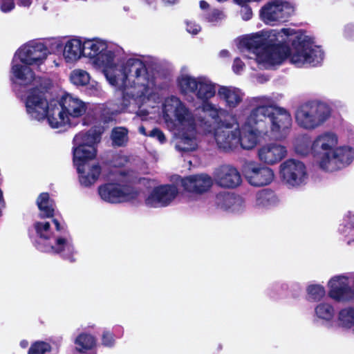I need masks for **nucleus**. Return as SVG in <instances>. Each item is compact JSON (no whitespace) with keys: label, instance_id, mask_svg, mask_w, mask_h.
Returning a JSON list of instances; mask_svg holds the SVG:
<instances>
[{"label":"nucleus","instance_id":"1","mask_svg":"<svg viewBox=\"0 0 354 354\" xmlns=\"http://www.w3.org/2000/svg\"><path fill=\"white\" fill-rule=\"evenodd\" d=\"M276 44L268 46L265 62L271 65L282 64L287 58L297 66H301L310 59V37L301 30L284 28L272 30Z\"/></svg>","mask_w":354,"mask_h":354},{"label":"nucleus","instance_id":"2","mask_svg":"<svg viewBox=\"0 0 354 354\" xmlns=\"http://www.w3.org/2000/svg\"><path fill=\"white\" fill-rule=\"evenodd\" d=\"M313 158L326 171H336L348 166L354 160V150L346 145L339 146V136L334 131H324L311 145Z\"/></svg>","mask_w":354,"mask_h":354},{"label":"nucleus","instance_id":"3","mask_svg":"<svg viewBox=\"0 0 354 354\" xmlns=\"http://www.w3.org/2000/svg\"><path fill=\"white\" fill-rule=\"evenodd\" d=\"M245 122L246 127L254 128L260 134L281 140L291 127L292 117L284 108L257 104Z\"/></svg>","mask_w":354,"mask_h":354},{"label":"nucleus","instance_id":"4","mask_svg":"<svg viewBox=\"0 0 354 354\" xmlns=\"http://www.w3.org/2000/svg\"><path fill=\"white\" fill-rule=\"evenodd\" d=\"M96 138L95 134L88 131L80 132L73 140V164L79 174L80 183L85 187L94 185L102 173L99 163H91L97 155Z\"/></svg>","mask_w":354,"mask_h":354},{"label":"nucleus","instance_id":"5","mask_svg":"<svg viewBox=\"0 0 354 354\" xmlns=\"http://www.w3.org/2000/svg\"><path fill=\"white\" fill-rule=\"evenodd\" d=\"M46 92V87L41 86L32 87L28 91L25 101L27 113L39 121L46 118L53 129L71 124L60 100H52L48 102Z\"/></svg>","mask_w":354,"mask_h":354},{"label":"nucleus","instance_id":"6","mask_svg":"<svg viewBox=\"0 0 354 354\" xmlns=\"http://www.w3.org/2000/svg\"><path fill=\"white\" fill-rule=\"evenodd\" d=\"M34 228L37 235L40 239L36 243V248L42 252H53L60 254L63 259L74 262L73 247L69 244L65 238L56 239L55 245L48 243L51 238L50 224L49 222L37 221L34 223Z\"/></svg>","mask_w":354,"mask_h":354},{"label":"nucleus","instance_id":"7","mask_svg":"<svg viewBox=\"0 0 354 354\" xmlns=\"http://www.w3.org/2000/svg\"><path fill=\"white\" fill-rule=\"evenodd\" d=\"M100 198L110 203H120L135 200L139 196V191L127 184L106 183L99 186Z\"/></svg>","mask_w":354,"mask_h":354},{"label":"nucleus","instance_id":"8","mask_svg":"<svg viewBox=\"0 0 354 354\" xmlns=\"http://www.w3.org/2000/svg\"><path fill=\"white\" fill-rule=\"evenodd\" d=\"M82 46L83 56L92 59L98 66H107L113 62V53L108 50L107 44L99 39H87L82 43Z\"/></svg>","mask_w":354,"mask_h":354},{"label":"nucleus","instance_id":"9","mask_svg":"<svg viewBox=\"0 0 354 354\" xmlns=\"http://www.w3.org/2000/svg\"><path fill=\"white\" fill-rule=\"evenodd\" d=\"M243 174L250 185L254 187H263L272 183L274 179L273 171L254 161H246L242 166Z\"/></svg>","mask_w":354,"mask_h":354},{"label":"nucleus","instance_id":"10","mask_svg":"<svg viewBox=\"0 0 354 354\" xmlns=\"http://www.w3.org/2000/svg\"><path fill=\"white\" fill-rule=\"evenodd\" d=\"M124 76H134V84L142 88V91L147 92L151 86L154 84V78L150 76L145 62L139 59L130 58L124 66Z\"/></svg>","mask_w":354,"mask_h":354},{"label":"nucleus","instance_id":"11","mask_svg":"<svg viewBox=\"0 0 354 354\" xmlns=\"http://www.w3.org/2000/svg\"><path fill=\"white\" fill-rule=\"evenodd\" d=\"M293 11V8L288 2L275 0L268 2L261 8L260 17L266 24L285 22Z\"/></svg>","mask_w":354,"mask_h":354},{"label":"nucleus","instance_id":"12","mask_svg":"<svg viewBox=\"0 0 354 354\" xmlns=\"http://www.w3.org/2000/svg\"><path fill=\"white\" fill-rule=\"evenodd\" d=\"M280 175L282 180L288 186H299L306 178V166L299 160H286L280 165Z\"/></svg>","mask_w":354,"mask_h":354},{"label":"nucleus","instance_id":"13","mask_svg":"<svg viewBox=\"0 0 354 354\" xmlns=\"http://www.w3.org/2000/svg\"><path fill=\"white\" fill-rule=\"evenodd\" d=\"M178 189L174 184L160 185L153 187L145 198V205L150 207H167L176 198Z\"/></svg>","mask_w":354,"mask_h":354},{"label":"nucleus","instance_id":"14","mask_svg":"<svg viewBox=\"0 0 354 354\" xmlns=\"http://www.w3.org/2000/svg\"><path fill=\"white\" fill-rule=\"evenodd\" d=\"M214 180L218 186L227 189L236 188L242 182L240 172L230 165H223L216 168L214 171Z\"/></svg>","mask_w":354,"mask_h":354},{"label":"nucleus","instance_id":"15","mask_svg":"<svg viewBox=\"0 0 354 354\" xmlns=\"http://www.w3.org/2000/svg\"><path fill=\"white\" fill-rule=\"evenodd\" d=\"M49 53L45 44L41 42H32L20 50L19 58L26 65H40L47 58Z\"/></svg>","mask_w":354,"mask_h":354},{"label":"nucleus","instance_id":"16","mask_svg":"<svg viewBox=\"0 0 354 354\" xmlns=\"http://www.w3.org/2000/svg\"><path fill=\"white\" fill-rule=\"evenodd\" d=\"M328 295L336 301H348L354 299V290L349 286L348 277L335 276L328 281Z\"/></svg>","mask_w":354,"mask_h":354},{"label":"nucleus","instance_id":"17","mask_svg":"<svg viewBox=\"0 0 354 354\" xmlns=\"http://www.w3.org/2000/svg\"><path fill=\"white\" fill-rule=\"evenodd\" d=\"M212 178L206 174H195L183 178L181 185L184 189L190 193L203 194L212 186Z\"/></svg>","mask_w":354,"mask_h":354},{"label":"nucleus","instance_id":"18","mask_svg":"<svg viewBox=\"0 0 354 354\" xmlns=\"http://www.w3.org/2000/svg\"><path fill=\"white\" fill-rule=\"evenodd\" d=\"M214 138L218 149L223 152L233 151L239 147V131L236 129H216Z\"/></svg>","mask_w":354,"mask_h":354},{"label":"nucleus","instance_id":"19","mask_svg":"<svg viewBox=\"0 0 354 354\" xmlns=\"http://www.w3.org/2000/svg\"><path fill=\"white\" fill-rule=\"evenodd\" d=\"M66 115L71 122V118H75L82 116L86 111L87 106L85 102L71 94L66 93L60 98Z\"/></svg>","mask_w":354,"mask_h":354},{"label":"nucleus","instance_id":"20","mask_svg":"<svg viewBox=\"0 0 354 354\" xmlns=\"http://www.w3.org/2000/svg\"><path fill=\"white\" fill-rule=\"evenodd\" d=\"M285 147L277 144H269L259 149L258 155L261 161L267 165L280 162L286 155Z\"/></svg>","mask_w":354,"mask_h":354},{"label":"nucleus","instance_id":"21","mask_svg":"<svg viewBox=\"0 0 354 354\" xmlns=\"http://www.w3.org/2000/svg\"><path fill=\"white\" fill-rule=\"evenodd\" d=\"M218 95L230 109L236 108L243 100V93L235 87L221 86L218 90Z\"/></svg>","mask_w":354,"mask_h":354},{"label":"nucleus","instance_id":"22","mask_svg":"<svg viewBox=\"0 0 354 354\" xmlns=\"http://www.w3.org/2000/svg\"><path fill=\"white\" fill-rule=\"evenodd\" d=\"M239 131V146L243 149L250 150L256 147L259 138L263 134L257 132L254 128L245 126V122L241 130L236 129Z\"/></svg>","mask_w":354,"mask_h":354},{"label":"nucleus","instance_id":"23","mask_svg":"<svg viewBox=\"0 0 354 354\" xmlns=\"http://www.w3.org/2000/svg\"><path fill=\"white\" fill-rule=\"evenodd\" d=\"M311 128L319 127L324 124L330 116L331 109L328 104L324 102H313L311 106Z\"/></svg>","mask_w":354,"mask_h":354},{"label":"nucleus","instance_id":"24","mask_svg":"<svg viewBox=\"0 0 354 354\" xmlns=\"http://www.w3.org/2000/svg\"><path fill=\"white\" fill-rule=\"evenodd\" d=\"M30 66L24 64H12L11 72L20 85L28 86L35 80V74Z\"/></svg>","mask_w":354,"mask_h":354},{"label":"nucleus","instance_id":"25","mask_svg":"<svg viewBox=\"0 0 354 354\" xmlns=\"http://www.w3.org/2000/svg\"><path fill=\"white\" fill-rule=\"evenodd\" d=\"M84 54L82 42L78 39H69L65 44L63 55L66 62L79 59Z\"/></svg>","mask_w":354,"mask_h":354},{"label":"nucleus","instance_id":"26","mask_svg":"<svg viewBox=\"0 0 354 354\" xmlns=\"http://www.w3.org/2000/svg\"><path fill=\"white\" fill-rule=\"evenodd\" d=\"M241 44L249 51L255 54H259L263 50L266 51L268 46L267 39L258 34L243 38Z\"/></svg>","mask_w":354,"mask_h":354},{"label":"nucleus","instance_id":"27","mask_svg":"<svg viewBox=\"0 0 354 354\" xmlns=\"http://www.w3.org/2000/svg\"><path fill=\"white\" fill-rule=\"evenodd\" d=\"M215 86L204 77H198L197 88L194 94L198 99L207 101L215 95Z\"/></svg>","mask_w":354,"mask_h":354},{"label":"nucleus","instance_id":"28","mask_svg":"<svg viewBox=\"0 0 354 354\" xmlns=\"http://www.w3.org/2000/svg\"><path fill=\"white\" fill-rule=\"evenodd\" d=\"M112 145L117 147H126L129 142V129L125 127H115L111 131Z\"/></svg>","mask_w":354,"mask_h":354},{"label":"nucleus","instance_id":"29","mask_svg":"<svg viewBox=\"0 0 354 354\" xmlns=\"http://www.w3.org/2000/svg\"><path fill=\"white\" fill-rule=\"evenodd\" d=\"M174 115L176 120L182 125L187 124L193 129H195V123L193 118L189 115L188 109L180 100V104L176 106Z\"/></svg>","mask_w":354,"mask_h":354},{"label":"nucleus","instance_id":"30","mask_svg":"<svg viewBox=\"0 0 354 354\" xmlns=\"http://www.w3.org/2000/svg\"><path fill=\"white\" fill-rule=\"evenodd\" d=\"M295 120L299 127L306 129H310V101L306 102L297 108Z\"/></svg>","mask_w":354,"mask_h":354},{"label":"nucleus","instance_id":"31","mask_svg":"<svg viewBox=\"0 0 354 354\" xmlns=\"http://www.w3.org/2000/svg\"><path fill=\"white\" fill-rule=\"evenodd\" d=\"M198 82V77L195 78L187 75L178 77L177 80L178 86L183 94H194L197 88Z\"/></svg>","mask_w":354,"mask_h":354},{"label":"nucleus","instance_id":"32","mask_svg":"<svg viewBox=\"0 0 354 354\" xmlns=\"http://www.w3.org/2000/svg\"><path fill=\"white\" fill-rule=\"evenodd\" d=\"M295 151L297 154L306 156L310 153V136L308 134H300L295 140Z\"/></svg>","mask_w":354,"mask_h":354},{"label":"nucleus","instance_id":"33","mask_svg":"<svg viewBox=\"0 0 354 354\" xmlns=\"http://www.w3.org/2000/svg\"><path fill=\"white\" fill-rule=\"evenodd\" d=\"M75 344L77 345V351L82 353L92 349L95 345V339L90 334L82 333L77 337Z\"/></svg>","mask_w":354,"mask_h":354},{"label":"nucleus","instance_id":"34","mask_svg":"<svg viewBox=\"0 0 354 354\" xmlns=\"http://www.w3.org/2000/svg\"><path fill=\"white\" fill-rule=\"evenodd\" d=\"M339 324L344 328L354 327V308H346L342 309L338 315Z\"/></svg>","mask_w":354,"mask_h":354},{"label":"nucleus","instance_id":"35","mask_svg":"<svg viewBox=\"0 0 354 354\" xmlns=\"http://www.w3.org/2000/svg\"><path fill=\"white\" fill-rule=\"evenodd\" d=\"M235 198L228 192H219L215 198V204L218 208L227 209L234 204Z\"/></svg>","mask_w":354,"mask_h":354},{"label":"nucleus","instance_id":"36","mask_svg":"<svg viewBox=\"0 0 354 354\" xmlns=\"http://www.w3.org/2000/svg\"><path fill=\"white\" fill-rule=\"evenodd\" d=\"M315 311L319 318L324 320H330L335 315L333 308L330 304L326 303L319 304L315 308Z\"/></svg>","mask_w":354,"mask_h":354},{"label":"nucleus","instance_id":"37","mask_svg":"<svg viewBox=\"0 0 354 354\" xmlns=\"http://www.w3.org/2000/svg\"><path fill=\"white\" fill-rule=\"evenodd\" d=\"M71 80L75 85L86 86L89 83L90 75L84 70H74L71 75Z\"/></svg>","mask_w":354,"mask_h":354},{"label":"nucleus","instance_id":"38","mask_svg":"<svg viewBox=\"0 0 354 354\" xmlns=\"http://www.w3.org/2000/svg\"><path fill=\"white\" fill-rule=\"evenodd\" d=\"M178 147L180 151L183 152L194 151L197 148L195 138L183 135L179 142Z\"/></svg>","mask_w":354,"mask_h":354},{"label":"nucleus","instance_id":"39","mask_svg":"<svg viewBox=\"0 0 354 354\" xmlns=\"http://www.w3.org/2000/svg\"><path fill=\"white\" fill-rule=\"evenodd\" d=\"M51 350L50 344L44 341H37L30 345L28 354H45L50 352Z\"/></svg>","mask_w":354,"mask_h":354},{"label":"nucleus","instance_id":"40","mask_svg":"<svg viewBox=\"0 0 354 354\" xmlns=\"http://www.w3.org/2000/svg\"><path fill=\"white\" fill-rule=\"evenodd\" d=\"M324 53L320 46H311V66L319 65L324 60Z\"/></svg>","mask_w":354,"mask_h":354},{"label":"nucleus","instance_id":"41","mask_svg":"<svg viewBox=\"0 0 354 354\" xmlns=\"http://www.w3.org/2000/svg\"><path fill=\"white\" fill-rule=\"evenodd\" d=\"M180 104V99L176 96H171L165 100L163 104L164 113L169 115V113H174L176 106Z\"/></svg>","mask_w":354,"mask_h":354},{"label":"nucleus","instance_id":"42","mask_svg":"<svg viewBox=\"0 0 354 354\" xmlns=\"http://www.w3.org/2000/svg\"><path fill=\"white\" fill-rule=\"evenodd\" d=\"M40 218H53L55 214V205H41L38 207Z\"/></svg>","mask_w":354,"mask_h":354},{"label":"nucleus","instance_id":"43","mask_svg":"<svg viewBox=\"0 0 354 354\" xmlns=\"http://www.w3.org/2000/svg\"><path fill=\"white\" fill-rule=\"evenodd\" d=\"M36 203L37 207H40L41 205H55L54 200L50 198L49 193L48 192L41 193L37 198Z\"/></svg>","mask_w":354,"mask_h":354},{"label":"nucleus","instance_id":"44","mask_svg":"<svg viewBox=\"0 0 354 354\" xmlns=\"http://www.w3.org/2000/svg\"><path fill=\"white\" fill-rule=\"evenodd\" d=\"M223 17V12L218 9H214L205 15V19L208 22H216Z\"/></svg>","mask_w":354,"mask_h":354},{"label":"nucleus","instance_id":"45","mask_svg":"<svg viewBox=\"0 0 354 354\" xmlns=\"http://www.w3.org/2000/svg\"><path fill=\"white\" fill-rule=\"evenodd\" d=\"M325 290L322 286H311V299H319L325 295Z\"/></svg>","mask_w":354,"mask_h":354},{"label":"nucleus","instance_id":"46","mask_svg":"<svg viewBox=\"0 0 354 354\" xmlns=\"http://www.w3.org/2000/svg\"><path fill=\"white\" fill-rule=\"evenodd\" d=\"M149 137L156 138L160 143H165L167 141L166 137L162 130L159 128H153L148 134Z\"/></svg>","mask_w":354,"mask_h":354},{"label":"nucleus","instance_id":"47","mask_svg":"<svg viewBox=\"0 0 354 354\" xmlns=\"http://www.w3.org/2000/svg\"><path fill=\"white\" fill-rule=\"evenodd\" d=\"M245 67L244 62L239 58L236 57L232 64V71L236 74H240Z\"/></svg>","mask_w":354,"mask_h":354},{"label":"nucleus","instance_id":"48","mask_svg":"<svg viewBox=\"0 0 354 354\" xmlns=\"http://www.w3.org/2000/svg\"><path fill=\"white\" fill-rule=\"evenodd\" d=\"M186 30L192 35H197L201 30L200 25L193 21L186 23Z\"/></svg>","mask_w":354,"mask_h":354},{"label":"nucleus","instance_id":"49","mask_svg":"<svg viewBox=\"0 0 354 354\" xmlns=\"http://www.w3.org/2000/svg\"><path fill=\"white\" fill-rule=\"evenodd\" d=\"M273 195V192L270 189H262L257 193V199L259 201H269L270 196Z\"/></svg>","mask_w":354,"mask_h":354},{"label":"nucleus","instance_id":"50","mask_svg":"<svg viewBox=\"0 0 354 354\" xmlns=\"http://www.w3.org/2000/svg\"><path fill=\"white\" fill-rule=\"evenodd\" d=\"M244 6V13L242 15V18L243 20H249L252 18V9L248 6L245 5Z\"/></svg>","mask_w":354,"mask_h":354},{"label":"nucleus","instance_id":"51","mask_svg":"<svg viewBox=\"0 0 354 354\" xmlns=\"http://www.w3.org/2000/svg\"><path fill=\"white\" fill-rule=\"evenodd\" d=\"M113 339L112 336L109 333H104L102 336V343L105 346H111L113 344Z\"/></svg>","mask_w":354,"mask_h":354},{"label":"nucleus","instance_id":"52","mask_svg":"<svg viewBox=\"0 0 354 354\" xmlns=\"http://www.w3.org/2000/svg\"><path fill=\"white\" fill-rule=\"evenodd\" d=\"M15 7V4L13 3L12 1H9L8 2H6V3H3L1 6V8L2 10V11L3 12H9L10 10H12Z\"/></svg>","mask_w":354,"mask_h":354},{"label":"nucleus","instance_id":"53","mask_svg":"<svg viewBox=\"0 0 354 354\" xmlns=\"http://www.w3.org/2000/svg\"><path fill=\"white\" fill-rule=\"evenodd\" d=\"M53 223H54L57 231L60 232L63 230V227H62L60 223L59 222V221L57 219L53 218Z\"/></svg>","mask_w":354,"mask_h":354},{"label":"nucleus","instance_id":"54","mask_svg":"<svg viewBox=\"0 0 354 354\" xmlns=\"http://www.w3.org/2000/svg\"><path fill=\"white\" fill-rule=\"evenodd\" d=\"M138 131L142 135H144L145 136H148L149 133H147L146 128L143 125H141L139 127Z\"/></svg>","mask_w":354,"mask_h":354},{"label":"nucleus","instance_id":"55","mask_svg":"<svg viewBox=\"0 0 354 354\" xmlns=\"http://www.w3.org/2000/svg\"><path fill=\"white\" fill-rule=\"evenodd\" d=\"M199 4H200L201 8H202V9H206L209 7V3L204 0H201L200 1Z\"/></svg>","mask_w":354,"mask_h":354},{"label":"nucleus","instance_id":"56","mask_svg":"<svg viewBox=\"0 0 354 354\" xmlns=\"http://www.w3.org/2000/svg\"><path fill=\"white\" fill-rule=\"evenodd\" d=\"M165 4L174 5L177 3L178 0H162Z\"/></svg>","mask_w":354,"mask_h":354},{"label":"nucleus","instance_id":"57","mask_svg":"<svg viewBox=\"0 0 354 354\" xmlns=\"http://www.w3.org/2000/svg\"><path fill=\"white\" fill-rule=\"evenodd\" d=\"M229 54L230 53H229V51L227 50H222L221 51V55L223 57H227V56H229Z\"/></svg>","mask_w":354,"mask_h":354},{"label":"nucleus","instance_id":"58","mask_svg":"<svg viewBox=\"0 0 354 354\" xmlns=\"http://www.w3.org/2000/svg\"><path fill=\"white\" fill-rule=\"evenodd\" d=\"M1 204L4 205L5 202H4L3 197V192H2L1 189H0V205Z\"/></svg>","mask_w":354,"mask_h":354},{"label":"nucleus","instance_id":"59","mask_svg":"<svg viewBox=\"0 0 354 354\" xmlns=\"http://www.w3.org/2000/svg\"><path fill=\"white\" fill-rule=\"evenodd\" d=\"M56 48L57 51H59L62 49V46L60 44H57Z\"/></svg>","mask_w":354,"mask_h":354},{"label":"nucleus","instance_id":"60","mask_svg":"<svg viewBox=\"0 0 354 354\" xmlns=\"http://www.w3.org/2000/svg\"><path fill=\"white\" fill-rule=\"evenodd\" d=\"M252 101L257 103L258 101H259V98L258 97H254V98L252 99Z\"/></svg>","mask_w":354,"mask_h":354},{"label":"nucleus","instance_id":"61","mask_svg":"<svg viewBox=\"0 0 354 354\" xmlns=\"http://www.w3.org/2000/svg\"><path fill=\"white\" fill-rule=\"evenodd\" d=\"M306 291L308 294H310V285H308L307 287H306Z\"/></svg>","mask_w":354,"mask_h":354},{"label":"nucleus","instance_id":"62","mask_svg":"<svg viewBox=\"0 0 354 354\" xmlns=\"http://www.w3.org/2000/svg\"><path fill=\"white\" fill-rule=\"evenodd\" d=\"M353 333L354 334V327L353 328Z\"/></svg>","mask_w":354,"mask_h":354}]
</instances>
